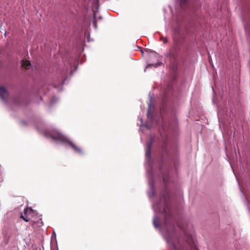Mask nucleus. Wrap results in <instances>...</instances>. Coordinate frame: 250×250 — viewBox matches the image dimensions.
I'll list each match as a JSON object with an SVG mask.
<instances>
[{
    "mask_svg": "<svg viewBox=\"0 0 250 250\" xmlns=\"http://www.w3.org/2000/svg\"><path fill=\"white\" fill-rule=\"evenodd\" d=\"M50 137L53 140L60 141L62 143L67 142V138L62 133L58 132H54L49 135Z\"/></svg>",
    "mask_w": 250,
    "mask_h": 250,
    "instance_id": "nucleus-3",
    "label": "nucleus"
},
{
    "mask_svg": "<svg viewBox=\"0 0 250 250\" xmlns=\"http://www.w3.org/2000/svg\"><path fill=\"white\" fill-rule=\"evenodd\" d=\"M185 0H183V1H184Z\"/></svg>",
    "mask_w": 250,
    "mask_h": 250,
    "instance_id": "nucleus-14",
    "label": "nucleus"
},
{
    "mask_svg": "<svg viewBox=\"0 0 250 250\" xmlns=\"http://www.w3.org/2000/svg\"><path fill=\"white\" fill-rule=\"evenodd\" d=\"M163 180H164V182L165 183L167 182V179L165 177V176H164V177H163Z\"/></svg>",
    "mask_w": 250,
    "mask_h": 250,
    "instance_id": "nucleus-13",
    "label": "nucleus"
},
{
    "mask_svg": "<svg viewBox=\"0 0 250 250\" xmlns=\"http://www.w3.org/2000/svg\"><path fill=\"white\" fill-rule=\"evenodd\" d=\"M8 96V93L6 89L0 86V97L3 101H5Z\"/></svg>",
    "mask_w": 250,
    "mask_h": 250,
    "instance_id": "nucleus-6",
    "label": "nucleus"
},
{
    "mask_svg": "<svg viewBox=\"0 0 250 250\" xmlns=\"http://www.w3.org/2000/svg\"><path fill=\"white\" fill-rule=\"evenodd\" d=\"M158 222H159V219L157 218H154L153 219V224L154 226L157 228L158 227Z\"/></svg>",
    "mask_w": 250,
    "mask_h": 250,
    "instance_id": "nucleus-10",
    "label": "nucleus"
},
{
    "mask_svg": "<svg viewBox=\"0 0 250 250\" xmlns=\"http://www.w3.org/2000/svg\"><path fill=\"white\" fill-rule=\"evenodd\" d=\"M180 51V48L178 43H175L173 46L169 50L168 53L167 55V57L176 59L178 57V53Z\"/></svg>",
    "mask_w": 250,
    "mask_h": 250,
    "instance_id": "nucleus-2",
    "label": "nucleus"
},
{
    "mask_svg": "<svg viewBox=\"0 0 250 250\" xmlns=\"http://www.w3.org/2000/svg\"><path fill=\"white\" fill-rule=\"evenodd\" d=\"M161 40L162 41V42L164 43H166L167 42V38L163 37L161 38Z\"/></svg>",
    "mask_w": 250,
    "mask_h": 250,
    "instance_id": "nucleus-12",
    "label": "nucleus"
},
{
    "mask_svg": "<svg viewBox=\"0 0 250 250\" xmlns=\"http://www.w3.org/2000/svg\"><path fill=\"white\" fill-rule=\"evenodd\" d=\"M153 139H150L149 142L147 144L146 148V157L148 161H150L151 159V148L153 144Z\"/></svg>",
    "mask_w": 250,
    "mask_h": 250,
    "instance_id": "nucleus-5",
    "label": "nucleus"
},
{
    "mask_svg": "<svg viewBox=\"0 0 250 250\" xmlns=\"http://www.w3.org/2000/svg\"><path fill=\"white\" fill-rule=\"evenodd\" d=\"M31 65V63L28 61H23L22 62V67L28 69V67Z\"/></svg>",
    "mask_w": 250,
    "mask_h": 250,
    "instance_id": "nucleus-9",
    "label": "nucleus"
},
{
    "mask_svg": "<svg viewBox=\"0 0 250 250\" xmlns=\"http://www.w3.org/2000/svg\"><path fill=\"white\" fill-rule=\"evenodd\" d=\"M167 142H168L167 139L166 138L165 140L163 141V142L162 144V146H161L162 149V151L165 153H166L167 152Z\"/></svg>",
    "mask_w": 250,
    "mask_h": 250,
    "instance_id": "nucleus-8",
    "label": "nucleus"
},
{
    "mask_svg": "<svg viewBox=\"0 0 250 250\" xmlns=\"http://www.w3.org/2000/svg\"><path fill=\"white\" fill-rule=\"evenodd\" d=\"M66 143H67L72 147V148L74 149V150L76 152H77V153H82V149L81 148L77 146L76 145H75L72 142L67 140V142H66Z\"/></svg>",
    "mask_w": 250,
    "mask_h": 250,
    "instance_id": "nucleus-7",
    "label": "nucleus"
},
{
    "mask_svg": "<svg viewBox=\"0 0 250 250\" xmlns=\"http://www.w3.org/2000/svg\"><path fill=\"white\" fill-rule=\"evenodd\" d=\"M23 212V214L21 213L20 218H22L26 222L30 221L31 220L32 213H33L32 209L25 208Z\"/></svg>",
    "mask_w": 250,
    "mask_h": 250,
    "instance_id": "nucleus-4",
    "label": "nucleus"
},
{
    "mask_svg": "<svg viewBox=\"0 0 250 250\" xmlns=\"http://www.w3.org/2000/svg\"><path fill=\"white\" fill-rule=\"evenodd\" d=\"M147 117L148 118H150L151 120L152 119V115L151 114L149 109L147 112Z\"/></svg>",
    "mask_w": 250,
    "mask_h": 250,
    "instance_id": "nucleus-11",
    "label": "nucleus"
},
{
    "mask_svg": "<svg viewBox=\"0 0 250 250\" xmlns=\"http://www.w3.org/2000/svg\"><path fill=\"white\" fill-rule=\"evenodd\" d=\"M165 214V236L170 250H198L192 237L186 229V224L183 221L177 223V227L184 235V239L178 235L175 226V219L172 215L171 208L166 205Z\"/></svg>",
    "mask_w": 250,
    "mask_h": 250,
    "instance_id": "nucleus-1",
    "label": "nucleus"
}]
</instances>
